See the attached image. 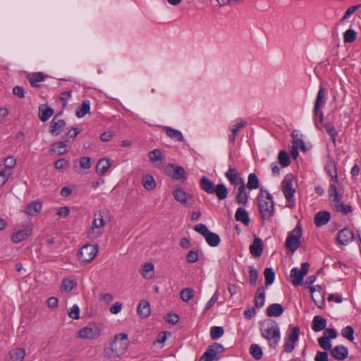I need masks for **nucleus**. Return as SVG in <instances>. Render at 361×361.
<instances>
[{
  "instance_id": "1",
  "label": "nucleus",
  "mask_w": 361,
  "mask_h": 361,
  "mask_svg": "<svg viewBox=\"0 0 361 361\" xmlns=\"http://www.w3.org/2000/svg\"><path fill=\"white\" fill-rule=\"evenodd\" d=\"M128 335L121 333L115 335L114 338L104 348V356L108 359H114L123 355L128 346Z\"/></svg>"
},
{
  "instance_id": "2",
  "label": "nucleus",
  "mask_w": 361,
  "mask_h": 361,
  "mask_svg": "<svg viewBox=\"0 0 361 361\" xmlns=\"http://www.w3.org/2000/svg\"><path fill=\"white\" fill-rule=\"evenodd\" d=\"M260 332L262 336L267 341L269 346L275 349L281 338L280 328L278 324L271 321L267 328L261 327Z\"/></svg>"
},
{
  "instance_id": "3",
  "label": "nucleus",
  "mask_w": 361,
  "mask_h": 361,
  "mask_svg": "<svg viewBox=\"0 0 361 361\" xmlns=\"http://www.w3.org/2000/svg\"><path fill=\"white\" fill-rule=\"evenodd\" d=\"M108 210H99L94 214L92 226L87 232L90 238L94 239L102 235L101 229L106 224L105 218L108 216Z\"/></svg>"
},
{
  "instance_id": "4",
  "label": "nucleus",
  "mask_w": 361,
  "mask_h": 361,
  "mask_svg": "<svg viewBox=\"0 0 361 361\" xmlns=\"http://www.w3.org/2000/svg\"><path fill=\"white\" fill-rule=\"evenodd\" d=\"M257 200L262 219L263 220L270 219L274 215V207L271 195L267 192V197L265 198H262V195H257Z\"/></svg>"
},
{
  "instance_id": "5",
  "label": "nucleus",
  "mask_w": 361,
  "mask_h": 361,
  "mask_svg": "<svg viewBox=\"0 0 361 361\" xmlns=\"http://www.w3.org/2000/svg\"><path fill=\"white\" fill-rule=\"evenodd\" d=\"M302 234V226L300 223L298 222L294 229L288 233L285 242L286 247L288 248L291 252H294L300 247Z\"/></svg>"
},
{
  "instance_id": "6",
  "label": "nucleus",
  "mask_w": 361,
  "mask_h": 361,
  "mask_svg": "<svg viewBox=\"0 0 361 361\" xmlns=\"http://www.w3.org/2000/svg\"><path fill=\"white\" fill-rule=\"evenodd\" d=\"M97 252V245L86 244L78 252V257L81 263L86 264L92 261Z\"/></svg>"
},
{
  "instance_id": "7",
  "label": "nucleus",
  "mask_w": 361,
  "mask_h": 361,
  "mask_svg": "<svg viewBox=\"0 0 361 361\" xmlns=\"http://www.w3.org/2000/svg\"><path fill=\"white\" fill-rule=\"evenodd\" d=\"M310 268L308 262H303L301 264V269L293 268L290 271V278L291 283L295 286H301L303 283L304 276L307 274Z\"/></svg>"
},
{
  "instance_id": "8",
  "label": "nucleus",
  "mask_w": 361,
  "mask_h": 361,
  "mask_svg": "<svg viewBox=\"0 0 361 361\" xmlns=\"http://www.w3.org/2000/svg\"><path fill=\"white\" fill-rule=\"evenodd\" d=\"M225 351L224 347L219 343H214L209 345L199 361H214L219 360L218 355Z\"/></svg>"
},
{
  "instance_id": "9",
  "label": "nucleus",
  "mask_w": 361,
  "mask_h": 361,
  "mask_svg": "<svg viewBox=\"0 0 361 361\" xmlns=\"http://www.w3.org/2000/svg\"><path fill=\"white\" fill-rule=\"evenodd\" d=\"M294 176L292 173L287 174L281 183V190L286 199L290 203L293 200L295 190L293 188Z\"/></svg>"
},
{
  "instance_id": "10",
  "label": "nucleus",
  "mask_w": 361,
  "mask_h": 361,
  "mask_svg": "<svg viewBox=\"0 0 361 361\" xmlns=\"http://www.w3.org/2000/svg\"><path fill=\"white\" fill-rule=\"evenodd\" d=\"M77 334L78 336L81 338L94 339L100 336L101 328L94 323L90 324L87 326L80 329Z\"/></svg>"
},
{
  "instance_id": "11",
  "label": "nucleus",
  "mask_w": 361,
  "mask_h": 361,
  "mask_svg": "<svg viewBox=\"0 0 361 361\" xmlns=\"http://www.w3.org/2000/svg\"><path fill=\"white\" fill-rule=\"evenodd\" d=\"M164 173L173 180H182L185 181L187 178L185 169L182 166H176L173 164H169L166 166Z\"/></svg>"
},
{
  "instance_id": "12",
  "label": "nucleus",
  "mask_w": 361,
  "mask_h": 361,
  "mask_svg": "<svg viewBox=\"0 0 361 361\" xmlns=\"http://www.w3.org/2000/svg\"><path fill=\"white\" fill-rule=\"evenodd\" d=\"M172 195L177 202L185 207L188 205V202L192 205L195 202L193 196L187 193L182 188H176Z\"/></svg>"
},
{
  "instance_id": "13",
  "label": "nucleus",
  "mask_w": 361,
  "mask_h": 361,
  "mask_svg": "<svg viewBox=\"0 0 361 361\" xmlns=\"http://www.w3.org/2000/svg\"><path fill=\"white\" fill-rule=\"evenodd\" d=\"M354 239V233L348 227H345L341 230L336 237L337 243L339 245H346Z\"/></svg>"
},
{
  "instance_id": "14",
  "label": "nucleus",
  "mask_w": 361,
  "mask_h": 361,
  "mask_svg": "<svg viewBox=\"0 0 361 361\" xmlns=\"http://www.w3.org/2000/svg\"><path fill=\"white\" fill-rule=\"evenodd\" d=\"M66 125V123L63 119H58L57 115H55L50 122L49 133L52 135H59Z\"/></svg>"
},
{
  "instance_id": "15",
  "label": "nucleus",
  "mask_w": 361,
  "mask_h": 361,
  "mask_svg": "<svg viewBox=\"0 0 361 361\" xmlns=\"http://www.w3.org/2000/svg\"><path fill=\"white\" fill-rule=\"evenodd\" d=\"M239 180L240 182V185L238 188L235 200L238 204L245 205L248 200V195L246 192V186L243 178L239 177Z\"/></svg>"
},
{
  "instance_id": "16",
  "label": "nucleus",
  "mask_w": 361,
  "mask_h": 361,
  "mask_svg": "<svg viewBox=\"0 0 361 361\" xmlns=\"http://www.w3.org/2000/svg\"><path fill=\"white\" fill-rule=\"evenodd\" d=\"M331 355L337 360H344L348 357V350L343 345H336L330 350Z\"/></svg>"
},
{
  "instance_id": "17",
  "label": "nucleus",
  "mask_w": 361,
  "mask_h": 361,
  "mask_svg": "<svg viewBox=\"0 0 361 361\" xmlns=\"http://www.w3.org/2000/svg\"><path fill=\"white\" fill-rule=\"evenodd\" d=\"M263 242L259 238H255L250 245V252L255 257H259L263 252Z\"/></svg>"
},
{
  "instance_id": "18",
  "label": "nucleus",
  "mask_w": 361,
  "mask_h": 361,
  "mask_svg": "<svg viewBox=\"0 0 361 361\" xmlns=\"http://www.w3.org/2000/svg\"><path fill=\"white\" fill-rule=\"evenodd\" d=\"M32 234V227L27 226L23 230H20L12 235L11 240L13 243H18L23 241Z\"/></svg>"
},
{
  "instance_id": "19",
  "label": "nucleus",
  "mask_w": 361,
  "mask_h": 361,
  "mask_svg": "<svg viewBox=\"0 0 361 361\" xmlns=\"http://www.w3.org/2000/svg\"><path fill=\"white\" fill-rule=\"evenodd\" d=\"M331 219V214L327 211H320L314 216V221L317 227L326 225Z\"/></svg>"
},
{
  "instance_id": "20",
  "label": "nucleus",
  "mask_w": 361,
  "mask_h": 361,
  "mask_svg": "<svg viewBox=\"0 0 361 361\" xmlns=\"http://www.w3.org/2000/svg\"><path fill=\"white\" fill-rule=\"evenodd\" d=\"M151 312L149 302L146 300H141L137 307V313L142 318L149 316Z\"/></svg>"
},
{
  "instance_id": "21",
  "label": "nucleus",
  "mask_w": 361,
  "mask_h": 361,
  "mask_svg": "<svg viewBox=\"0 0 361 361\" xmlns=\"http://www.w3.org/2000/svg\"><path fill=\"white\" fill-rule=\"evenodd\" d=\"M54 114V109L47 105L41 104L39 106V118L42 122L48 121Z\"/></svg>"
},
{
  "instance_id": "22",
  "label": "nucleus",
  "mask_w": 361,
  "mask_h": 361,
  "mask_svg": "<svg viewBox=\"0 0 361 361\" xmlns=\"http://www.w3.org/2000/svg\"><path fill=\"white\" fill-rule=\"evenodd\" d=\"M25 355V351L23 348H16L8 353V358L6 359V361H23Z\"/></svg>"
},
{
  "instance_id": "23",
  "label": "nucleus",
  "mask_w": 361,
  "mask_h": 361,
  "mask_svg": "<svg viewBox=\"0 0 361 361\" xmlns=\"http://www.w3.org/2000/svg\"><path fill=\"white\" fill-rule=\"evenodd\" d=\"M42 204L39 201H32L26 207L25 213L29 216H37L42 210Z\"/></svg>"
},
{
  "instance_id": "24",
  "label": "nucleus",
  "mask_w": 361,
  "mask_h": 361,
  "mask_svg": "<svg viewBox=\"0 0 361 361\" xmlns=\"http://www.w3.org/2000/svg\"><path fill=\"white\" fill-rule=\"evenodd\" d=\"M68 140L65 141H57L54 142L51 145L50 152L51 153H56L58 155H63L67 152V145L66 144V142H67Z\"/></svg>"
},
{
  "instance_id": "25",
  "label": "nucleus",
  "mask_w": 361,
  "mask_h": 361,
  "mask_svg": "<svg viewBox=\"0 0 361 361\" xmlns=\"http://www.w3.org/2000/svg\"><path fill=\"white\" fill-rule=\"evenodd\" d=\"M111 159H100L96 166V173L99 175H104L111 166Z\"/></svg>"
},
{
  "instance_id": "26",
  "label": "nucleus",
  "mask_w": 361,
  "mask_h": 361,
  "mask_svg": "<svg viewBox=\"0 0 361 361\" xmlns=\"http://www.w3.org/2000/svg\"><path fill=\"white\" fill-rule=\"evenodd\" d=\"M284 312V309L281 304L274 303L270 305L267 309V315L272 317H280Z\"/></svg>"
},
{
  "instance_id": "27",
  "label": "nucleus",
  "mask_w": 361,
  "mask_h": 361,
  "mask_svg": "<svg viewBox=\"0 0 361 361\" xmlns=\"http://www.w3.org/2000/svg\"><path fill=\"white\" fill-rule=\"evenodd\" d=\"M200 188L208 194H213L215 188L214 183L207 177L203 176L200 180Z\"/></svg>"
},
{
  "instance_id": "28",
  "label": "nucleus",
  "mask_w": 361,
  "mask_h": 361,
  "mask_svg": "<svg viewBox=\"0 0 361 361\" xmlns=\"http://www.w3.org/2000/svg\"><path fill=\"white\" fill-rule=\"evenodd\" d=\"M326 319L321 316H315L312 321V328L315 332H319L324 330L326 327Z\"/></svg>"
},
{
  "instance_id": "29",
  "label": "nucleus",
  "mask_w": 361,
  "mask_h": 361,
  "mask_svg": "<svg viewBox=\"0 0 361 361\" xmlns=\"http://www.w3.org/2000/svg\"><path fill=\"white\" fill-rule=\"evenodd\" d=\"M310 291L312 293V299L314 302L315 305L319 308H321V309L323 308L325 305L324 295L321 293V292L319 290L316 291L314 287H311Z\"/></svg>"
},
{
  "instance_id": "30",
  "label": "nucleus",
  "mask_w": 361,
  "mask_h": 361,
  "mask_svg": "<svg viewBox=\"0 0 361 361\" xmlns=\"http://www.w3.org/2000/svg\"><path fill=\"white\" fill-rule=\"evenodd\" d=\"M235 218L236 221L242 222L245 226H248L250 224V220L249 214L247 211L242 207L237 209Z\"/></svg>"
},
{
  "instance_id": "31",
  "label": "nucleus",
  "mask_w": 361,
  "mask_h": 361,
  "mask_svg": "<svg viewBox=\"0 0 361 361\" xmlns=\"http://www.w3.org/2000/svg\"><path fill=\"white\" fill-rule=\"evenodd\" d=\"M265 300V288L260 286L257 288L256 295L254 298V303L257 308L262 307L264 304Z\"/></svg>"
},
{
  "instance_id": "32",
  "label": "nucleus",
  "mask_w": 361,
  "mask_h": 361,
  "mask_svg": "<svg viewBox=\"0 0 361 361\" xmlns=\"http://www.w3.org/2000/svg\"><path fill=\"white\" fill-rule=\"evenodd\" d=\"M90 110V102L89 100L85 99L82 102V104L78 106L75 111V115L78 118L84 117Z\"/></svg>"
},
{
  "instance_id": "33",
  "label": "nucleus",
  "mask_w": 361,
  "mask_h": 361,
  "mask_svg": "<svg viewBox=\"0 0 361 361\" xmlns=\"http://www.w3.org/2000/svg\"><path fill=\"white\" fill-rule=\"evenodd\" d=\"M324 97H325V90L322 86H321L319 90V92L317 94L316 101L314 102V109H313L314 114H318L319 109H320V108H321V106L323 103Z\"/></svg>"
},
{
  "instance_id": "34",
  "label": "nucleus",
  "mask_w": 361,
  "mask_h": 361,
  "mask_svg": "<svg viewBox=\"0 0 361 361\" xmlns=\"http://www.w3.org/2000/svg\"><path fill=\"white\" fill-rule=\"evenodd\" d=\"M228 193V189L223 183L217 184L213 191V194H215L220 200L226 199Z\"/></svg>"
},
{
  "instance_id": "35",
  "label": "nucleus",
  "mask_w": 361,
  "mask_h": 361,
  "mask_svg": "<svg viewBox=\"0 0 361 361\" xmlns=\"http://www.w3.org/2000/svg\"><path fill=\"white\" fill-rule=\"evenodd\" d=\"M207 243L212 247H216L220 244L221 238L218 234L210 231L204 237Z\"/></svg>"
},
{
  "instance_id": "36",
  "label": "nucleus",
  "mask_w": 361,
  "mask_h": 361,
  "mask_svg": "<svg viewBox=\"0 0 361 361\" xmlns=\"http://www.w3.org/2000/svg\"><path fill=\"white\" fill-rule=\"evenodd\" d=\"M165 132L168 137H169L171 139H173L176 141H183L184 138L180 131L170 128V127H166L165 128Z\"/></svg>"
},
{
  "instance_id": "37",
  "label": "nucleus",
  "mask_w": 361,
  "mask_h": 361,
  "mask_svg": "<svg viewBox=\"0 0 361 361\" xmlns=\"http://www.w3.org/2000/svg\"><path fill=\"white\" fill-rule=\"evenodd\" d=\"M142 184L147 190H152L156 187L155 180L150 174H147L142 177Z\"/></svg>"
},
{
  "instance_id": "38",
  "label": "nucleus",
  "mask_w": 361,
  "mask_h": 361,
  "mask_svg": "<svg viewBox=\"0 0 361 361\" xmlns=\"http://www.w3.org/2000/svg\"><path fill=\"white\" fill-rule=\"evenodd\" d=\"M248 181L246 188L249 190H255L259 187V181L257 176L255 173H251L248 175Z\"/></svg>"
},
{
  "instance_id": "39",
  "label": "nucleus",
  "mask_w": 361,
  "mask_h": 361,
  "mask_svg": "<svg viewBox=\"0 0 361 361\" xmlns=\"http://www.w3.org/2000/svg\"><path fill=\"white\" fill-rule=\"evenodd\" d=\"M291 137L293 140L294 147H300L303 152L306 151V146L304 141L299 137V134L297 130H293L291 133Z\"/></svg>"
},
{
  "instance_id": "40",
  "label": "nucleus",
  "mask_w": 361,
  "mask_h": 361,
  "mask_svg": "<svg viewBox=\"0 0 361 361\" xmlns=\"http://www.w3.org/2000/svg\"><path fill=\"white\" fill-rule=\"evenodd\" d=\"M278 161L282 167H286L290 164V159L285 150H281L278 154Z\"/></svg>"
},
{
  "instance_id": "41",
  "label": "nucleus",
  "mask_w": 361,
  "mask_h": 361,
  "mask_svg": "<svg viewBox=\"0 0 361 361\" xmlns=\"http://www.w3.org/2000/svg\"><path fill=\"white\" fill-rule=\"evenodd\" d=\"M250 353L257 360H261L263 356L262 349L257 344H252L250 345Z\"/></svg>"
},
{
  "instance_id": "42",
  "label": "nucleus",
  "mask_w": 361,
  "mask_h": 361,
  "mask_svg": "<svg viewBox=\"0 0 361 361\" xmlns=\"http://www.w3.org/2000/svg\"><path fill=\"white\" fill-rule=\"evenodd\" d=\"M324 127L326 133L331 137L332 142L334 144H335L336 143V137L338 136V132L336 131V128H334L333 123L331 122H327L324 124Z\"/></svg>"
},
{
  "instance_id": "43",
  "label": "nucleus",
  "mask_w": 361,
  "mask_h": 361,
  "mask_svg": "<svg viewBox=\"0 0 361 361\" xmlns=\"http://www.w3.org/2000/svg\"><path fill=\"white\" fill-rule=\"evenodd\" d=\"M226 177L229 180L233 185H238L237 172L235 168L231 166H229L228 170L225 173Z\"/></svg>"
},
{
  "instance_id": "44",
  "label": "nucleus",
  "mask_w": 361,
  "mask_h": 361,
  "mask_svg": "<svg viewBox=\"0 0 361 361\" xmlns=\"http://www.w3.org/2000/svg\"><path fill=\"white\" fill-rule=\"evenodd\" d=\"M76 286V283L75 281L64 279L62 281V284L61 286L60 290L61 292H70Z\"/></svg>"
},
{
  "instance_id": "45",
  "label": "nucleus",
  "mask_w": 361,
  "mask_h": 361,
  "mask_svg": "<svg viewBox=\"0 0 361 361\" xmlns=\"http://www.w3.org/2000/svg\"><path fill=\"white\" fill-rule=\"evenodd\" d=\"M148 155L150 161L152 163H154L158 161H163L165 159L164 155L159 149H155L149 152Z\"/></svg>"
},
{
  "instance_id": "46",
  "label": "nucleus",
  "mask_w": 361,
  "mask_h": 361,
  "mask_svg": "<svg viewBox=\"0 0 361 361\" xmlns=\"http://www.w3.org/2000/svg\"><path fill=\"white\" fill-rule=\"evenodd\" d=\"M264 275L265 278V286H269L271 285L275 279V273L272 268H266L264 271Z\"/></svg>"
},
{
  "instance_id": "47",
  "label": "nucleus",
  "mask_w": 361,
  "mask_h": 361,
  "mask_svg": "<svg viewBox=\"0 0 361 361\" xmlns=\"http://www.w3.org/2000/svg\"><path fill=\"white\" fill-rule=\"evenodd\" d=\"M180 298L184 302H188L194 297V291L191 288H185L180 293Z\"/></svg>"
},
{
  "instance_id": "48",
  "label": "nucleus",
  "mask_w": 361,
  "mask_h": 361,
  "mask_svg": "<svg viewBox=\"0 0 361 361\" xmlns=\"http://www.w3.org/2000/svg\"><path fill=\"white\" fill-rule=\"evenodd\" d=\"M69 166V161L66 160L64 158L59 159L54 162V168L59 171L67 170Z\"/></svg>"
},
{
  "instance_id": "49",
  "label": "nucleus",
  "mask_w": 361,
  "mask_h": 361,
  "mask_svg": "<svg viewBox=\"0 0 361 361\" xmlns=\"http://www.w3.org/2000/svg\"><path fill=\"white\" fill-rule=\"evenodd\" d=\"M259 274L257 270L252 266L249 267V283L251 286L256 285Z\"/></svg>"
},
{
  "instance_id": "50",
  "label": "nucleus",
  "mask_w": 361,
  "mask_h": 361,
  "mask_svg": "<svg viewBox=\"0 0 361 361\" xmlns=\"http://www.w3.org/2000/svg\"><path fill=\"white\" fill-rule=\"evenodd\" d=\"M357 33L354 30L348 29L343 34V40L345 43H351L356 39Z\"/></svg>"
},
{
  "instance_id": "51",
  "label": "nucleus",
  "mask_w": 361,
  "mask_h": 361,
  "mask_svg": "<svg viewBox=\"0 0 361 361\" xmlns=\"http://www.w3.org/2000/svg\"><path fill=\"white\" fill-rule=\"evenodd\" d=\"M200 253L198 250H190L185 255V259L188 263H195L198 261Z\"/></svg>"
},
{
  "instance_id": "52",
  "label": "nucleus",
  "mask_w": 361,
  "mask_h": 361,
  "mask_svg": "<svg viewBox=\"0 0 361 361\" xmlns=\"http://www.w3.org/2000/svg\"><path fill=\"white\" fill-rule=\"evenodd\" d=\"M224 329L221 326H213L210 331V336L213 340H216L224 335Z\"/></svg>"
},
{
  "instance_id": "53",
  "label": "nucleus",
  "mask_w": 361,
  "mask_h": 361,
  "mask_svg": "<svg viewBox=\"0 0 361 361\" xmlns=\"http://www.w3.org/2000/svg\"><path fill=\"white\" fill-rule=\"evenodd\" d=\"M26 78L27 80H31V81L39 82L44 80L45 75L42 72H36L27 74Z\"/></svg>"
},
{
  "instance_id": "54",
  "label": "nucleus",
  "mask_w": 361,
  "mask_h": 361,
  "mask_svg": "<svg viewBox=\"0 0 361 361\" xmlns=\"http://www.w3.org/2000/svg\"><path fill=\"white\" fill-rule=\"evenodd\" d=\"M246 126V122L244 121H240V122H238L237 123V125H235L234 126L233 128H232V133L231 135L229 136V139H230V141L232 142V143H234L235 140V137H236V134L238 133V131L245 127Z\"/></svg>"
},
{
  "instance_id": "55",
  "label": "nucleus",
  "mask_w": 361,
  "mask_h": 361,
  "mask_svg": "<svg viewBox=\"0 0 361 361\" xmlns=\"http://www.w3.org/2000/svg\"><path fill=\"white\" fill-rule=\"evenodd\" d=\"M354 329L351 326H347L341 330V335L348 340H354Z\"/></svg>"
},
{
  "instance_id": "56",
  "label": "nucleus",
  "mask_w": 361,
  "mask_h": 361,
  "mask_svg": "<svg viewBox=\"0 0 361 361\" xmlns=\"http://www.w3.org/2000/svg\"><path fill=\"white\" fill-rule=\"evenodd\" d=\"M300 327L295 326L292 328L291 331L289 333L286 340L290 341L291 343H295L299 338Z\"/></svg>"
},
{
  "instance_id": "57",
  "label": "nucleus",
  "mask_w": 361,
  "mask_h": 361,
  "mask_svg": "<svg viewBox=\"0 0 361 361\" xmlns=\"http://www.w3.org/2000/svg\"><path fill=\"white\" fill-rule=\"evenodd\" d=\"M318 343H319V345H320V347L325 351L329 350H331V343L330 340L328 339V338L322 336L318 338Z\"/></svg>"
},
{
  "instance_id": "58",
  "label": "nucleus",
  "mask_w": 361,
  "mask_h": 361,
  "mask_svg": "<svg viewBox=\"0 0 361 361\" xmlns=\"http://www.w3.org/2000/svg\"><path fill=\"white\" fill-rule=\"evenodd\" d=\"M335 209L338 212H341L343 214L345 215L353 211L352 207L348 204H344L343 202L339 203L335 207Z\"/></svg>"
},
{
  "instance_id": "59",
  "label": "nucleus",
  "mask_w": 361,
  "mask_h": 361,
  "mask_svg": "<svg viewBox=\"0 0 361 361\" xmlns=\"http://www.w3.org/2000/svg\"><path fill=\"white\" fill-rule=\"evenodd\" d=\"M16 160L12 156H9L4 159V164L5 166L4 169H9V171H12V169L16 166Z\"/></svg>"
},
{
  "instance_id": "60",
  "label": "nucleus",
  "mask_w": 361,
  "mask_h": 361,
  "mask_svg": "<svg viewBox=\"0 0 361 361\" xmlns=\"http://www.w3.org/2000/svg\"><path fill=\"white\" fill-rule=\"evenodd\" d=\"M12 171H9V169H4L0 171V186H2L9 178Z\"/></svg>"
},
{
  "instance_id": "61",
  "label": "nucleus",
  "mask_w": 361,
  "mask_h": 361,
  "mask_svg": "<svg viewBox=\"0 0 361 361\" xmlns=\"http://www.w3.org/2000/svg\"><path fill=\"white\" fill-rule=\"evenodd\" d=\"M79 164L83 169H89L91 167V159L88 157H83L80 159Z\"/></svg>"
},
{
  "instance_id": "62",
  "label": "nucleus",
  "mask_w": 361,
  "mask_h": 361,
  "mask_svg": "<svg viewBox=\"0 0 361 361\" xmlns=\"http://www.w3.org/2000/svg\"><path fill=\"white\" fill-rule=\"evenodd\" d=\"M361 7L360 4H357L355 6H351L348 8L343 18H341V21L345 20L348 18H349L351 15H353L357 9H359Z\"/></svg>"
},
{
  "instance_id": "63",
  "label": "nucleus",
  "mask_w": 361,
  "mask_h": 361,
  "mask_svg": "<svg viewBox=\"0 0 361 361\" xmlns=\"http://www.w3.org/2000/svg\"><path fill=\"white\" fill-rule=\"evenodd\" d=\"M323 336L329 340L335 339L337 337V332L334 329L325 328Z\"/></svg>"
},
{
  "instance_id": "64",
  "label": "nucleus",
  "mask_w": 361,
  "mask_h": 361,
  "mask_svg": "<svg viewBox=\"0 0 361 361\" xmlns=\"http://www.w3.org/2000/svg\"><path fill=\"white\" fill-rule=\"evenodd\" d=\"M194 230L204 237L207 233L209 231L206 225L199 224L195 226Z\"/></svg>"
}]
</instances>
